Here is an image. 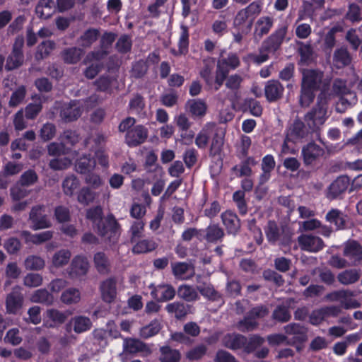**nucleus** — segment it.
<instances>
[{
  "instance_id": "obj_1",
  "label": "nucleus",
  "mask_w": 362,
  "mask_h": 362,
  "mask_svg": "<svg viewBox=\"0 0 362 362\" xmlns=\"http://www.w3.org/2000/svg\"><path fill=\"white\" fill-rule=\"evenodd\" d=\"M331 78H324V73L317 69H305L303 72L300 88V104L308 107L315 99V93L320 90V96L329 93Z\"/></svg>"
},
{
  "instance_id": "obj_2",
  "label": "nucleus",
  "mask_w": 362,
  "mask_h": 362,
  "mask_svg": "<svg viewBox=\"0 0 362 362\" xmlns=\"http://www.w3.org/2000/svg\"><path fill=\"white\" fill-rule=\"evenodd\" d=\"M288 30V25L286 22L278 25L275 30L262 42L259 54L253 57V62L257 64L267 62L269 54H274L281 49L284 41L288 42L290 37H287Z\"/></svg>"
},
{
  "instance_id": "obj_3",
  "label": "nucleus",
  "mask_w": 362,
  "mask_h": 362,
  "mask_svg": "<svg viewBox=\"0 0 362 362\" xmlns=\"http://www.w3.org/2000/svg\"><path fill=\"white\" fill-rule=\"evenodd\" d=\"M97 233L110 243H115L120 235V226L113 214H108L95 228Z\"/></svg>"
},
{
  "instance_id": "obj_4",
  "label": "nucleus",
  "mask_w": 362,
  "mask_h": 362,
  "mask_svg": "<svg viewBox=\"0 0 362 362\" xmlns=\"http://www.w3.org/2000/svg\"><path fill=\"white\" fill-rule=\"evenodd\" d=\"M284 329L286 334L293 335L287 340V344L295 346L297 351L300 352L303 344L308 339V328L299 323L293 322L286 325Z\"/></svg>"
},
{
  "instance_id": "obj_5",
  "label": "nucleus",
  "mask_w": 362,
  "mask_h": 362,
  "mask_svg": "<svg viewBox=\"0 0 362 362\" xmlns=\"http://www.w3.org/2000/svg\"><path fill=\"white\" fill-rule=\"evenodd\" d=\"M327 108L317 103L305 115L304 120L312 132H315L326 121Z\"/></svg>"
},
{
  "instance_id": "obj_6",
  "label": "nucleus",
  "mask_w": 362,
  "mask_h": 362,
  "mask_svg": "<svg viewBox=\"0 0 362 362\" xmlns=\"http://www.w3.org/2000/svg\"><path fill=\"white\" fill-rule=\"evenodd\" d=\"M324 153V149L314 141L309 142L303 146L301 150V156L305 166L314 167Z\"/></svg>"
},
{
  "instance_id": "obj_7",
  "label": "nucleus",
  "mask_w": 362,
  "mask_h": 362,
  "mask_svg": "<svg viewBox=\"0 0 362 362\" xmlns=\"http://www.w3.org/2000/svg\"><path fill=\"white\" fill-rule=\"evenodd\" d=\"M23 295L20 286H15L7 295L6 298V309L8 314L16 315L23 305Z\"/></svg>"
},
{
  "instance_id": "obj_8",
  "label": "nucleus",
  "mask_w": 362,
  "mask_h": 362,
  "mask_svg": "<svg viewBox=\"0 0 362 362\" xmlns=\"http://www.w3.org/2000/svg\"><path fill=\"white\" fill-rule=\"evenodd\" d=\"M71 315L69 310L60 311L55 308L47 309L45 316L44 326L54 328L64 324Z\"/></svg>"
},
{
  "instance_id": "obj_9",
  "label": "nucleus",
  "mask_w": 362,
  "mask_h": 362,
  "mask_svg": "<svg viewBox=\"0 0 362 362\" xmlns=\"http://www.w3.org/2000/svg\"><path fill=\"white\" fill-rule=\"evenodd\" d=\"M298 242L302 250L317 252L325 247L323 240L315 235L302 234L298 236Z\"/></svg>"
},
{
  "instance_id": "obj_10",
  "label": "nucleus",
  "mask_w": 362,
  "mask_h": 362,
  "mask_svg": "<svg viewBox=\"0 0 362 362\" xmlns=\"http://www.w3.org/2000/svg\"><path fill=\"white\" fill-rule=\"evenodd\" d=\"M148 129L143 125H136L129 130L125 136V141L129 147H136L144 143L148 137Z\"/></svg>"
},
{
  "instance_id": "obj_11",
  "label": "nucleus",
  "mask_w": 362,
  "mask_h": 362,
  "mask_svg": "<svg viewBox=\"0 0 362 362\" xmlns=\"http://www.w3.org/2000/svg\"><path fill=\"white\" fill-rule=\"evenodd\" d=\"M43 205H35L32 207L29 214V220L32 222L33 230L47 228L51 226L46 214H42Z\"/></svg>"
},
{
  "instance_id": "obj_12",
  "label": "nucleus",
  "mask_w": 362,
  "mask_h": 362,
  "mask_svg": "<svg viewBox=\"0 0 362 362\" xmlns=\"http://www.w3.org/2000/svg\"><path fill=\"white\" fill-rule=\"evenodd\" d=\"M151 296L158 302H166L174 298L176 295L175 288L170 284H159L153 286L151 284Z\"/></svg>"
},
{
  "instance_id": "obj_13",
  "label": "nucleus",
  "mask_w": 362,
  "mask_h": 362,
  "mask_svg": "<svg viewBox=\"0 0 362 362\" xmlns=\"http://www.w3.org/2000/svg\"><path fill=\"white\" fill-rule=\"evenodd\" d=\"M101 297L104 302H113L117 296V279L112 276L103 281L100 286Z\"/></svg>"
},
{
  "instance_id": "obj_14",
  "label": "nucleus",
  "mask_w": 362,
  "mask_h": 362,
  "mask_svg": "<svg viewBox=\"0 0 362 362\" xmlns=\"http://www.w3.org/2000/svg\"><path fill=\"white\" fill-rule=\"evenodd\" d=\"M81 109L77 105L76 100L64 103L60 107L59 116L66 122L76 120L81 115Z\"/></svg>"
},
{
  "instance_id": "obj_15",
  "label": "nucleus",
  "mask_w": 362,
  "mask_h": 362,
  "mask_svg": "<svg viewBox=\"0 0 362 362\" xmlns=\"http://www.w3.org/2000/svg\"><path fill=\"white\" fill-rule=\"evenodd\" d=\"M350 185V179L346 175L337 177L329 186L327 197L330 199H337L346 192Z\"/></svg>"
},
{
  "instance_id": "obj_16",
  "label": "nucleus",
  "mask_w": 362,
  "mask_h": 362,
  "mask_svg": "<svg viewBox=\"0 0 362 362\" xmlns=\"http://www.w3.org/2000/svg\"><path fill=\"white\" fill-rule=\"evenodd\" d=\"M274 22V19L272 16H264L259 17L255 23L254 39L259 41L267 35L272 28Z\"/></svg>"
},
{
  "instance_id": "obj_17",
  "label": "nucleus",
  "mask_w": 362,
  "mask_h": 362,
  "mask_svg": "<svg viewBox=\"0 0 362 362\" xmlns=\"http://www.w3.org/2000/svg\"><path fill=\"white\" fill-rule=\"evenodd\" d=\"M349 216L338 209H330L325 216L326 221L334 224L336 230H341L348 228Z\"/></svg>"
},
{
  "instance_id": "obj_18",
  "label": "nucleus",
  "mask_w": 362,
  "mask_h": 362,
  "mask_svg": "<svg viewBox=\"0 0 362 362\" xmlns=\"http://www.w3.org/2000/svg\"><path fill=\"white\" fill-rule=\"evenodd\" d=\"M286 135L288 139H291L292 143H296L308 135V131L303 122L296 119L287 129Z\"/></svg>"
},
{
  "instance_id": "obj_19",
  "label": "nucleus",
  "mask_w": 362,
  "mask_h": 362,
  "mask_svg": "<svg viewBox=\"0 0 362 362\" xmlns=\"http://www.w3.org/2000/svg\"><path fill=\"white\" fill-rule=\"evenodd\" d=\"M221 217L227 233L236 235L240 228V220L238 215L231 211H226Z\"/></svg>"
},
{
  "instance_id": "obj_20",
  "label": "nucleus",
  "mask_w": 362,
  "mask_h": 362,
  "mask_svg": "<svg viewBox=\"0 0 362 362\" xmlns=\"http://www.w3.org/2000/svg\"><path fill=\"white\" fill-rule=\"evenodd\" d=\"M284 87L278 80H269L264 87V95L267 100L272 103L280 99L284 93Z\"/></svg>"
},
{
  "instance_id": "obj_21",
  "label": "nucleus",
  "mask_w": 362,
  "mask_h": 362,
  "mask_svg": "<svg viewBox=\"0 0 362 362\" xmlns=\"http://www.w3.org/2000/svg\"><path fill=\"white\" fill-rule=\"evenodd\" d=\"M192 306L181 301H175L166 305L165 309L170 315H173L177 320H183L189 313Z\"/></svg>"
},
{
  "instance_id": "obj_22",
  "label": "nucleus",
  "mask_w": 362,
  "mask_h": 362,
  "mask_svg": "<svg viewBox=\"0 0 362 362\" xmlns=\"http://www.w3.org/2000/svg\"><path fill=\"white\" fill-rule=\"evenodd\" d=\"M343 255L351 260L360 262L362 261V245L357 240H349L344 244Z\"/></svg>"
},
{
  "instance_id": "obj_23",
  "label": "nucleus",
  "mask_w": 362,
  "mask_h": 362,
  "mask_svg": "<svg viewBox=\"0 0 362 362\" xmlns=\"http://www.w3.org/2000/svg\"><path fill=\"white\" fill-rule=\"evenodd\" d=\"M89 264L87 259L81 256H76L69 267V275L72 278L85 276L88 270Z\"/></svg>"
},
{
  "instance_id": "obj_24",
  "label": "nucleus",
  "mask_w": 362,
  "mask_h": 362,
  "mask_svg": "<svg viewBox=\"0 0 362 362\" xmlns=\"http://www.w3.org/2000/svg\"><path fill=\"white\" fill-rule=\"evenodd\" d=\"M352 57L347 47H341L335 49L332 57L333 66L338 69H343L351 63Z\"/></svg>"
},
{
  "instance_id": "obj_25",
  "label": "nucleus",
  "mask_w": 362,
  "mask_h": 362,
  "mask_svg": "<svg viewBox=\"0 0 362 362\" xmlns=\"http://www.w3.org/2000/svg\"><path fill=\"white\" fill-rule=\"evenodd\" d=\"M181 33L178 40V49L173 48L170 53L175 57L185 55L189 50V34L187 26L182 25L180 27Z\"/></svg>"
},
{
  "instance_id": "obj_26",
  "label": "nucleus",
  "mask_w": 362,
  "mask_h": 362,
  "mask_svg": "<svg viewBox=\"0 0 362 362\" xmlns=\"http://www.w3.org/2000/svg\"><path fill=\"white\" fill-rule=\"evenodd\" d=\"M341 30V28L340 26L334 25L324 35L321 48L326 55L330 56L331 52L336 45V33Z\"/></svg>"
},
{
  "instance_id": "obj_27",
  "label": "nucleus",
  "mask_w": 362,
  "mask_h": 362,
  "mask_svg": "<svg viewBox=\"0 0 362 362\" xmlns=\"http://www.w3.org/2000/svg\"><path fill=\"white\" fill-rule=\"evenodd\" d=\"M134 243L132 250L134 255L149 253L158 247V244L152 238L142 240L136 239V242Z\"/></svg>"
},
{
  "instance_id": "obj_28",
  "label": "nucleus",
  "mask_w": 362,
  "mask_h": 362,
  "mask_svg": "<svg viewBox=\"0 0 362 362\" xmlns=\"http://www.w3.org/2000/svg\"><path fill=\"white\" fill-rule=\"evenodd\" d=\"M84 54L83 48L71 47L64 49L61 52V57L67 64H77Z\"/></svg>"
},
{
  "instance_id": "obj_29",
  "label": "nucleus",
  "mask_w": 362,
  "mask_h": 362,
  "mask_svg": "<svg viewBox=\"0 0 362 362\" xmlns=\"http://www.w3.org/2000/svg\"><path fill=\"white\" fill-rule=\"evenodd\" d=\"M225 132L221 128H216L213 134L209 149L210 156L215 157L220 156L223 151L224 144Z\"/></svg>"
},
{
  "instance_id": "obj_30",
  "label": "nucleus",
  "mask_w": 362,
  "mask_h": 362,
  "mask_svg": "<svg viewBox=\"0 0 362 362\" xmlns=\"http://www.w3.org/2000/svg\"><path fill=\"white\" fill-rule=\"evenodd\" d=\"M96 165L95 159L90 154H85L77 159L75 165L76 170L81 174L91 172Z\"/></svg>"
},
{
  "instance_id": "obj_31",
  "label": "nucleus",
  "mask_w": 362,
  "mask_h": 362,
  "mask_svg": "<svg viewBox=\"0 0 362 362\" xmlns=\"http://www.w3.org/2000/svg\"><path fill=\"white\" fill-rule=\"evenodd\" d=\"M247 341V337L240 334H228L223 339V344L225 347L237 350L240 349H244V345Z\"/></svg>"
},
{
  "instance_id": "obj_32",
  "label": "nucleus",
  "mask_w": 362,
  "mask_h": 362,
  "mask_svg": "<svg viewBox=\"0 0 362 362\" xmlns=\"http://www.w3.org/2000/svg\"><path fill=\"white\" fill-rule=\"evenodd\" d=\"M223 52H221V57L217 62V66H218V68L227 69L229 72L230 70H234L240 66V59L236 53L230 52L226 57H224Z\"/></svg>"
},
{
  "instance_id": "obj_33",
  "label": "nucleus",
  "mask_w": 362,
  "mask_h": 362,
  "mask_svg": "<svg viewBox=\"0 0 362 362\" xmlns=\"http://www.w3.org/2000/svg\"><path fill=\"white\" fill-rule=\"evenodd\" d=\"M100 35L99 29L89 28L78 39V44L83 48H89L98 40Z\"/></svg>"
},
{
  "instance_id": "obj_34",
  "label": "nucleus",
  "mask_w": 362,
  "mask_h": 362,
  "mask_svg": "<svg viewBox=\"0 0 362 362\" xmlns=\"http://www.w3.org/2000/svg\"><path fill=\"white\" fill-rule=\"evenodd\" d=\"M117 83V79L115 76L103 74L95 81L94 85L98 91L111 93L113 86Z\"/></svg>"
},
{
  "instance_id": "obj_35",
  "label": "nucleus",
  "mask_w": 362,
  "mask_h": 362,
  "mask_svg": "<svg viewBox=\"0 0 362 362\" xmlns=\"http://www.w3.org/2000/svg\"><path fill=\"white\" fill-rule=\"evenodd\" d=\"M53 0H40L35 7V13L40 18L49 19L54 13Z\"/></svg>"
},
{
  "instance_id": "obj_36",
  "label": "nucleus",
  "mask_w": 362,
  "mask_h": 362,
  "mask_svg": "<svg viewBox=\"0 0 362 362\" xmlns=\"http://www.w3.org/2000/svg\"><path fill=\"white\" fill-rule=\"evenodd\" d=\"M146 103L144 98L139 93L135 94L129 100L128 107L131 112H134L140 117H145L146 113L144 111Z\"/></svg>"
},
{
  "instance_id": "obj_37",
  "label": "nucleus",
  "mask_w": 362,
  "mask_h": 362,
  "mask_svg": "<svg viewBox=\"0 0 362 362\" xmlns=\"http://www.w3.org/2000/svg\"><path fill=\"white\" fill-rule=\"evenodd\" d=\"M187 107L193 117H203L206 114L207 105L202 99L189 100L187 103Z\"/></svg>"
},
{
  "instance_id": "obj_38",
  "label": "nucleus",
  "mask_w": 362,
  "mask_h": 362,
  "mask_svg": "<svg viewBox=\"0 0 362 362\" xmlns=\"http://www.w3.org/2000/svg\"><path fill=\"white\" fill-rule=\"evenodd\" d=\"M74 325V330L76 333H82L89 330L91 328L92 322L89 317L85 316H76L73 317L70 322L66 325V330Z\"/></svg>"
},
{
  "instance_id": "obj_39",
  "label": "nucleus",
  "mask_w": 362,
  "mask_h": 362,
  "mask_svg": "<svg viewBox=\"0 0 362 362\" xmlns=\"http://www.w3.org/2000/svg\"><path fill=\"white\" fill-rule=\"evenodd\" d=\"M205 232L204 239L210 243H217L222 241L225 235L223 230L218 224H209Z\"/></svg>"
},
{
  "instance_id": "obj_40",
  "label": "nucleus",
  "mask_w": 362,
  "mask_h": 362,
  "mask_svg": "<svg viewBox=\"0 0 362 362\" xmlns=\"http://www.w3.org/2000/svg\"><path fill=\"white\" fill-rule=\"evenodd\" d=\"M55 47L56 43L53 40H47L42 41L37 47L35 54V59L40 61L47 58Z\"/></svg>"
},
{
  "instance_id": "obj_41",
  "label": "nucleus",
  "mask_w": 362,
  "mask_h": 362,
  "mask_svg": "<svg viewBox=\"0 0 362 362\" xmlns=\"http://www.w3.org/2000/svg\"><path fill=\"white\" fill-rule=\"evenodd\" d=\"M21 235L26 239L27 242H31L35 245H40L52 239L53 232L50 230L43 231L37 234H31L28 230H23Z\"/></svg>"
},
{
  "instance_id": "obj_42",
  "label": "nucleus",
  "mask_w": 362,
  "mask_h": 362,
  "mask_svg": "<svg viewBox=\"0 0 362 362\" xmlns=\"http://www.w3.org/2000/svg\"><path fill=\"white\" fill-rule=\"evenodd\" d=\"M160 362H180L181 354L179 350L172 349L170 346H163L160 348Z\"/></svg>"
},
{
  "instance_id": "obj_43",
  "label": "nucleus",
  "mask_w": 362,
  "mask_h": 362,
  "mask_svg": "<svg viewBox=\"0 0 362 362\" xmlns=\"http://www.w3.org/2000/svg\"><path fill=\"white\" fill-rule=\"evenodd\" d=\"M361 277L360 271L356 269H346L337 275V280L343 285L353 284Z\"/></svg>"
},
{
  "instance_id": "obj_44",
  "label": "nucleus",
  "mask_w": 362,
  "mask_h": 362,
  "mask_svg": "<svg viewBox=\"0 0 362 362\" xmlns=\"http://www.w3.org/2000/svg\"><path fill=\"white\" fill-rule=\"evenodd\" d=\"M264 233L268 242L275 245L280 240V229L274 220H269L267 226L264 228Z\"/></svg>"
},
{
  "instance_id": "obj_45",
  "label": "nucleus",
  "mask_w": 362,
  "mask_h": 362,
  "mask_svg": "<svg viewBox=\"0 0 362 362\" xmlns=\"http://www.w3.org/2000/svg\"><path fill=\"white\" fill-rule=\"evenodd\" d=\"M215 66V62L213 59L204 61V66L200 71V76L204 79L206 84L209 86H213L214 76L213 71Z\"/></svg>"
},
{
  "instance_id": "obj_46",
  "label": "nucleus",
  "mask_w": 362,
  "mask_h": 362,
  "mask_svg": "<svg viewBox=\"0 0 362 362\" xmlns=\"http://www.w3.org/2000/svg\"><path fill=\"white\" fill-rule=\"evenodd\" d=\"M23 53L11 52V53L8 55L6 60L5 69L7 71L15 70L21 67L23 64Z\"/></svg>"
},
{
  "instance_id": "obj_47",
  "label": "nucleus",
  "mask_w": 362,
  "mask_h": 362,
  "mask_svg": "<svg viewBox=\"0 0 362 362\" xmlns=\"http://www.w3.org/2000/svg\"><path fill=\"white\" fill-rule=\"evenodd\" d=\"M93 262L100 274H107L110 272V262L103 252H98L94 255Z\"/></svg>"
},
{
  "instance_id": "obj_48",
  "label": "nucleus",
  "mask_w": 362,
  "mask_h": 362,
  "mask_svg": "<svg viewBox=\"0 0 362 362\" xmlns=\"http://www.w3.org/2000/svg\"><path fill=\"white\" fill-rule=\"evenodd\" d=\"M172 273L176 279H188L190 276L187 275L191 265L184 262L171 263Z\"/></svg>"
},
{
  "instance_id": "obj_49",
  "label": "nucleus",
  "mask_w": 362,
  "mask_h": 362,
  "mask_svg": "<svg viewBox=\"0 0 362 362\" xmlns=\"http://www.w3.org/2000/svg\"><path fill=\"white\" fill-rule=\"evenodd\" d=\"M291 315L288 308L284 305H278L274 310L272 319L277 322L284 323L288 322Z\"/></svg>"
},
{
  "instance_id": "obj_50",
  "label": "nucleus",
  "mask_w": 362,
  "mask_h": 362,
  "mask_svg": "<svg viewBox=\"0 0 362 362\" xmlns=\"http://www.w3.org/2000/svg\"><path fill=\"white\" fill-rule=\"evenodd\" d=\"M53 296L46 289H37L31 296L33 303L51 305L53 303Z\"/></svg>"
},
{
  "instance_id": "obj_51",
  "label": "nucleus",
  "mask_w": 362,
  "mask_h": 362,
  "mask_svg": "<svg viewBox=\"0 0 362 362\" xmlns=\"http://www.w3.org/2000/svg\"><path fill=\"white\" fill-rule=\"evenodd\" d=\"M177 296L187 302L194 301L198 298L197 291L189 285H181L177 291Z\"/></svg>"
},
{
  "instance_id": "obj_52",
  "label": "nucleus",
  "mask_w": 362,
  "mask_h": 362,
  "mask_svg": "<svg viewBox=\"0 0 362 362\" xmlns=\"http://www.w3.org/2000/svg\"><path fill=\"white\" fill-rule=\"evenodd\" d=\"M344 18L352 23L361 22L362 21L361 7L356 3L349 4Z\"/></svg>"
},
{
  "instance_id": "obj_53",
  "label": "nucleus",
  "mask_w": 362,
  "mask_h": 362,
  "mask_svg": "<svg viewBox=\"0 0 362 362\" xmlns=\"http://www.w3.org/2000/svg\"><path fill=\"white\" fill-rule=\"evenodd\" d=\"M71 256V254L69 250L62 249L53 255L52 264L57 268L62 267L69 263Z\"/></svg>"
},
{
  "instance_id": "obj_54",
  "label": "nucleus",
  "mask_w": 362,
  "mask_h": 362,
  "mask_svg": "<svg viewBox=\"0 0 362 362\" xmlns=\"http://www.w3.org/2000/svg\"><path fill=\"white\" fill-rule=\"evenodd\" d=\"M79 185L80 182L76 176H68L62 182L63 192L66 196L71 197L74 191L79 187Z\"/></svg>"
},
{
  "instance_id": "obj_55",
  "label": "nucleus",
  "mask_w": 362,
  "mask_h": 362,
  "mask_svg": "<svg viewBox=\"0 0 362 362\" xmlns=\"http://www.w3.org/2000/svg\"><path fill=\"white\" fill-rule=\"evenodd\" d=\"M26 95L25 86L21 85L18 86L11 94L8 101L10 107H16L23 103Z\"/></svg>"
},
{
  "instance_id": "obj_56",
  "label": "nucleus",
  "mask_w": 362,
  "mask_h": 362,
  "mask_svg": "<svg viewBox=\"0 0 362 362\" xmlns=\"http://www.w3.org/2000/svg\"><path fill=\"white\" fill-rule=\"evenodd\" d=\"M259 323L257 320H254L247 313L243 319L237 323V328L242 332H248L253 331L257 328Z\"/></svg>"
},
{
  "instance_id": "obj_57",
  "label": "nucleus",
  "mask_w": 362,
  "mask_h": 362,
  "mask_svg": "<svg viewBox=\"0 0 362 362\" xmlns=\"http://www.w3.org/2000/svg\"><path fill=\"white\" fill-rule=\"evenodd\" d=\"M161 325L158 320H154L149 325L141 328L140 335L144 339H148L156 335L160 330Z\"/></svg>"
},
{
  "instance_id": "obj_58",
  "label": "nucleus",
  "mask_w": 362,
  "mask_h": 362,
  "mask_svg": "<svg viewBox=\"0 0 362 362\" xmlns=\"http://www.w3.org/2000/svg\"><path fill=\"white\" fill-rule=\"evenodd\" d=\"M95 199V193L88 187H82L77 195L78 202L84 206L93 202Z\"/></svg>"
},
{
  "instance_id": "obj_59",
  "label": "nucleus",
  "mask_w": 362,
  "mask_h": 362,
  "mask_svg": "<svg viewBox=\"0 0 362 362\" xmlns=\"http://www.w3.org/2000/svg\"><path fill=\"white\" fill-rule=\"evenodd\" d=\"M233 200L235 203L239 213L244 216L247 213V204L245 201V192L237 190L233 194Z\"/></svg>"
},
{
  "instance_id": "obj_60",
  "label": "nucleus",
  "mask_w": 362,
  "mask_h": 362,
  "mask_svg": "<svg viewBox=\"0 0 362 362\" xmlns=\"http://www.w3.org/2000/svg\"><path fill=\"white\" fill-rule=\"evenodd\" d=\"M38 180V175L33 169L25 170L21 175L18 184L22 187H29L33 185Z\"/></svg>"
},
{
  "instance_id": "obj_61",
  "label": "nucleus",
  "mask_w": 362,
  "mask_h": 362,
  "mask_svg": "<svg viewBox=\"0 0 362 362\" xmlns=\"http://www.w3.org/2000/svg\"><path fill=\"white\" fill-rule=\"evenodd\" d=\"M25 267L28 270H40L45 267V260L37 255H29L25 260Z\"/></svg>"
},
{
  "instance_id": "obj_62",
  "label": "nucleus",
  "mask_w": 362,
  "mask_h": 362,
  "mask_svg": "<svg viewBox=\"0 0 362 362\" xmlns=\"http://www.w3.org/2000/svg\"><path fill=\"white\" fill-rule=\"evenodd\" d=\"M148 66L144 60H139L134 62L131 70V75L136 79L141 78L147 73Z\"/></svg>"
},
{
  "instance_id": "obj_63",
  "label": "nucleus",
  "mask_w": 362,
  "mask_h": 362,
  "mask_svg": "<svg viewBox=\"0 0 362 362\" xmlns=\"http://www.w3.org/2000/svg\"><path fill=\"white\" fill-rule=\"evenodd\" d=\"M262 276L265 281L274 283L277 287L282 286L285 282L281 274L270 269L264 270Z\"/></svg>"
},
{
  "instance_id": "obj_64",
  "label": "nucleus",
  "mask_w": 362,
  "mask_h": 362,
  "mask_svg": "<svg viewBox=\"0 0 362 362\" xmlns=\"http://www.w3.org/2000/svg\"><path fill=\"white\" fill-rule=\"evenodd\" d=\"M81 295L78 289L70 288L64 291L61 296V300L66 304L76 303L80 300Z\"/></svg>"
}]
</instances>
